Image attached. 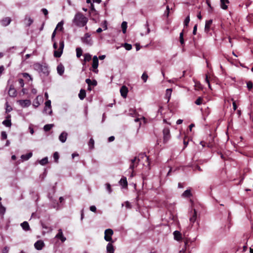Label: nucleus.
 Here are the masks:
<instances>
[{
    "label": "nucleus",
    "instance_id": "nucleus-52",
    "mask_svg": "<svg viewBox=\"0 0 253 253\" xmlns=\"http://www.w3.org/2000/svg\"><path fill=\"white\" fill-rule=\"evenodd\" d=\"M18 82L21 87H23L24 86V80L22 79H19L18 80Z\"/></svg>",
    "mask_w": 253,
    "mask_h": 253
},
{
    "label": "nucleus",
    "instance_id": "nucleus-63",
    "mask_svg": "<svg viewBox=\"0 0 253 253\" xmlns=\"http://www.w3.org/2000/svg\"><path fill=\"white\" fill-rule=\"evenodd\" d=\"M137 162V157H135L134 159L131 160V164H135V162Z\"/></svg>",
    "mask_w": 253,
    "mask_h": 253
},
{
    "label": "nucleus",
    "instance_id": "nucleus-36",
    "mask_svg": "<svg viewBox=\"0 0 253 253\" xmlns=\"http://www.w3.org/2000/svg\"><path fill=\"white\" fill-rule=\"evenodd\" d=\"M32 156V153H29L26 155H23L21 156V158L25 160H28L29 158H30Z\"/></svg>",
    "mask_w": 253,
    "mask_h": 253
},
{
    "label": "nucleus",
    "instance_id": "nucleus-48",
    "mask_svg": "<svg viewBox=\"0 0 253 253\" xmlns=\"http://www.w3.org/2000/svg\"><path fill=\"white\" fill-rule=\"evenodd\" d=\"M1 138L2 140H4L7 138V134L5 131H2L1 133Z\"/></svg>",
    "mask_w": 253,
    "mask_h": 253
},
{
    "label": "nucleus",
    "instance_id": "nucleus-25",
    "mask_svg": "<svg viewBox=\"0 0 253 253\" xmlns=\"http://www.w3.org/2000/svg\"><path fill=\"white\" fill-rule=\"evenodd\" d=\"M21 226L23 230L25 231H29L30 230V227L29 226V223L27 221H24L22 223H21Z\"/></svg>",
    "mask_w": 253,
    "mask_h": 253
},
{
    "label": "nucleus",
    "instance_id": "nucleus-15",
    "mask_svg": "<svg viewBox=\"0 0 253 253\" xmlns=\"http://www.w3.org/2000/svg\"><path fill=\"white\" fill-rule=\"evenodd\" d=\"M55 238L60 239L62 242L66 241V238L63 236L62 230L61 229L58 230V234L55 236Z\"/></svg>",
    "mask_w": 253,
    "mask_h": 253
},
{
    "label": "nucleus",
    "instance_id": "nucleus-35",
    "mask_svg": "<svg viewBox=\"0 0 253 253\" xmlns=\"http://www.w3.org/2000/svg\"><path fill=\"white\" fill-rule=\"evenodd\" d=\"M172 92V89L171 88H168L166 90V96L168 97V100L169 101L171 94Z\"/></svg>",
    "mask_w": 253,
    "mask_h": 253
},
{
    "label": "nucleus",
    "instance_id": "nucleus-20",
    "mask_svg": "<svg viewBox=\"0 0 253 253\" xmlns=\"http://www.w3.org/2000/svg\"><path fill=\"white\" fill-rule=\"evenodd\" d=\"M10 115H8L7 117H6V119L4 120L2 124L5 126H7V127H10L11 126V120L10 119Z\"/></svg>",
    "mask_w": 253,
    "mask_h": 253
},
{
    "label": "nucleus",
    "instance_id": "nucleus-14",
    "mask_svg": "<svg viewBox=\"0 0 253 253\" xmlns=\"http://www.w3.org/2000/svg\"><path fill=\"white\" fill-rule=\"evenodd\" d=\"M44 246V244L42 240L37 241L34 244L35 248L38 250H41Z\"/></svg>",
    "mask_w": 253,
    "mask_h": 253
},
{
    "label": "nucleus",
    "instance_id": "nucleus-24",
    "mask_svg": "<svg viewBox=\"0 0 253 253\" xmlns=\"http://www.w3.org/2000/svg\"><path fill=\"white\" fill-rule=\"evenodd\" d=\"M212 20H210L208 21H207L205 24V31L206 33H208L210 29V27L211 24H212Z\"/></svg>",
    "mask_w": 253,
    "mask_h": 253
},
{
    "label": "nucleus",
    "instance_id": "nucleus-57",
    "mask_svg": "<svg viewBox=\"0 0 253 253\" xmlns=\"http://www.w3.org/2000/svg\"><path fill=\"white\" fill-rule=\"evenodd\" d=\"M56 28H55V29L54 30L53 32L52 33V34L51 41L52 42H53L54 40V37H55V35H56Z\"/></svg>",
    "mask_w": 253,
    "mask_h": 253
},
{
    "label": "nucleus",
    "instance_id": "nucleus-51",
    "mask_svg": "<svg viewBox=\"0 0 253 253\" xmlns=\"http://www.w3.org/2000/svg\"><path fill=\"white\" fill-rule=\"evenodd\" d=\"M53 158H54V159L55 160V161L56 162H57L58 160L59 159V154H58V153L57 152H55L53 154Z\"/></svg>",
    "mask_w": 253,
    "mask_h": 253
},
{
    "label": "nucleus",
    "instance_id": "nucleus-44",
    "mask_svg": "<svg viewBox=\"0 0 253 253\" xmlns=\"http://www.w3.org/2000/svg\"><path fill=\"white\" fill-rule=\"evenodd\" d=\"M124 47L127 50H130L132 48V46L130 44L125 43L124 44Z\"/></svg>",
    "mask_w": 253,
    "mask_h": 253
},
{
    "label": "nucleus",
    "instance_id": "nucleus-39",
    "mask_svg": "<svg viewBox=\"0 0 253 253\" xmlns=\"http://www.w3.org/2000/svg\"><path fill=\"white\" fill-rule=\"evenodd\" d=\"M40 164L42 166L45 165L48 163V159L47 157H45L43 159H42L41 161L39 162Z\"/></svg>",
    "mask_w": 253,
    "mask_h": 253
},
{
    "label": "nucleus",
    "instance_id": "nucleus-8",
    "mask_svg": "<svg viewBox=\"0 0 253 253\" xmlns=\"http://www.w3.org/2000/svg\"><path fill=\"white\" fill-rule=\"evenodd\" d=\"M98 66V58L97 56H94L92 58V67L93 68V72L95 73H97L98 70L97 67Z\"/></svg>",
    "mask_w": 253,
    "mask_h": 253
},
{
    "label": "nucleus",
    "instance_id": "nucleus-28",
    "mask_svg": "<svg viewBox=\"0 0 253 253\" xmlns=\"http://www.w3.org/2000/svg\"><path fill=\"white\" fill-rule=\"evenodd\" d=\"M86 96V92L84 89H82L80 90L79 93V97L81 100H83Z\"/></svg>",
    "mask_w": 253,
    "mask_h": 253
},
{
    "label": "nucleus",
    "instance_id": "nucleus-33",
    "mask_svg": "<svg viewBox=\"0 0 253 253\" xmlns=\"http://www.w3.org/2000/svg\"><path fill=\"white\" fill-rule=\"evenodd\" d=\"M25 20L28 21V23H27V26L30 27L31 25L33 23V20L30 17L26 16Z\"/></svg>",
    "mask_w": 253,
    "mask_h": 253
},
{
    "label": "nucleus",
    "instance_id": "nucleus-5",
    "mask_svg": "<svg viewBox=\"0 0 253 253\" xmlns=\"http://www.w3.org/2000/svg\"><path fill=\"white\" fill-rule=\"evenodd\" d=\"M36 68L40 70L44 75L47 76L49 74L48 68L47 66L42 65L39 63H37L35 65Z\"/></svg>",
    "mask_w": 253,
    "mask_h": 253
},
{
    "label": "nucleus",
    "instance_id": "nucleus-6",
    "mask_svg": "<svg viewBox=\"0 0 253 253\" xmlns=\"http://www.w3.org/2000/svg\"><path fill=\"white\" fill-rule=\"evenodd\" d=\"M82 42L87 45H91L93 43L92 40L90 38V35L88 33H86L83 37L81 38Z\"/></svg>",
    "mask_w": 253,
    "mask_h": 253
},
{
    "label": "nucleus",
    "instance_id": "nucleus-22",
    "mask_svg": "<svg viewBox=\"0 0 253 253\" xmlns=\"http://www.w3.org/2000/svg\"><path fill=\"white\" fill-rule=\"evenodd\" d=\"M67 137V133L65 132H62L59 136V140L64 143L66 141Z\"/></svg>",
    "mask_w": 253,
    "mask_h": 253
},
{
    "label": "nucleus",
    "instance_id": "nucleus-21",
    "mask_svg": "<svg viewBox=\"0 0 253 253\" xmlns=\"http://www.w3.org/2000/svg\"><path fill=\"white\" fill-rule=\"evenodd\" d=\"M42 99V96H40V95L37 96L36 97V99L33 101V105L36 108L39 107L40 105L39 100H41Z\"/></svg>",
    "mask_w": 253,
    "mask_h": 253
},
{
    "label": "nucleus",
    "instance_id": "nucleus-49",
    "mask_svg": "<svg viewBox=\"0 0 253 253\" xmlns=\"http://www.w3.org/2000/svg\"><path fill=\"white\" fill-rule=\"evenodd\" d=\"M106 189L108 191V192H109V193H111L112 191V190L111 187V185L109 183H106Z\"/></svg>",
    "mask_w": 253,
    "mask_h": 253
},
{
    "label": "nucleus",
    "instance_id": "nucleus-64",
    "mask_svg": "<svg viewBox=\"0 0 253 253\" xmlns=\"http://www.w3.org/2000/svg\"><path fill=\"white\" fill-rule=\"evenodd\" d=\"M115 139V137L113 136H110L109 138H108V141L109 142H112L113 141H114Z\"/></svg>",
    "mask_w": 253,
    "mask_h": 253
},
{
    "label": "nucleus",
    "instance_id": "nucleus-40",
    "mask_svg": "<svg viewBox=\"0 0 253 253\" xmlns=\"http://www.w3.org/2000/svg\"><path fill=\"white\" fill-rule=\"evenodd\" d=\"M203 99L201 97H199L195 102L197 105H200L203 102Z\"/></svg>",
    "mask_w": 253,
    "mask_h": 253
},
{
    "label": "nucleus",
    "instance_id": "nucleus-62",
    "mask_svg": "<svg viewBox=\"0 0 253 253\" xmlns=\"http://www.w3.org/2000/svg\"><path fill=\"white\" fill-rule=\"evenodd\" d=\"M197 29V25H195L194 26V28H193V35H196V34Z\"/></svg>",
    "mask_w": 253,
    "mask_h": 253
},
{
    "label": "nucleus",
    "instance_id": "nucleus-1",
    "mask_svg": "<svg viewBox=\"0 0 253 253\" xmlns=\"http://www.w3.org/2000/svg\"><path fill=\"white\" fill-rule=\"evenodd\" d=\"M88 21L87 17L84 16L82 13H77L73 20V23L78 27L84 26Z\"/></svg>",
    "mask_w": 253,
    "mask_h": 253
},
{
    "label": "nucleus",
    "instance_id": "nucleus-2",
    "mask_svg": "<svg viewBox=\"0 0 253 253\" xmlns=\"http://www.w3.org/2000/svg\"><path fill=\"white\" fill-rule=\"evenodd\" d=\"M137 158V164H138V162H139L141 161H142L143 159H144L145 161V163H143V165L144 166H145L146 167H149V166H150V162H149V157L148 156H147L145 155V154H144V153L140 154L138 155V158Z\"/></svg>",
    "mask_w": 253,
    "mask_h": 253
},
{
    "label": "nucleus",
    "instance_id": "nucleus-19",
    "mask_svg": "<svg viewBox=\"0 0 253 253\" xmlns=\"http://www.w3.org/2000/svg\"><path fill=\"white\" fill-rule=\"evenodd\" d=\"M174 238L175 240L180 241L182 239V235L178 231H175L173 232Z\"/></svg>",
    "mask_w": 253,
    "mask_h": 253
},
{
    "label": "nucleus",
    "instance_id": "nucleus-7",
    "mask_svg": "<svg viewBox=\"0 0 253 253\" xmlns=\"http://www.w3.org/2000/svg\"><path fill=\"white\" fill-rule=\"evenodd\" d=\"M163 140L164 143L167 142L170 138L169 129L168 127L164 128L163 131Z\"/></svg>",
    "mask_w": 253,
    "mask_h": 253
},
{
    "label": "nucleus",
    "instance_id": "nucleus-59",
    "mask_svg": "<svg viewBox=\"0 0 253 253\" xmlns=\"http://www.w3.org/2000/svg\"><path fill=\"white\" fill-rule=\"evenodd\" d=\"M125 205H126V207L127 209H131V206L130 204L128 201H126L125 202Z\"/></svg>",
    "mask_w": 253,
    "mask_h": 253
},
{
    "label": "nucleus",
    "instance_id": "nucleus-60",
    "mask_svg": "<svg viewBox=\"0 0 253 253\" xmlns=\"http://www.w3.org/2000/svg\"><path fill=\"white\" fill-rule=\"evenodd\" d=\"M90 210L92 212H95L96 211V208L95 206H91L89 208Z\"/></svg>",
    "mask_w": 253,
    "mask_h": 253
},
{
    "label": "nucleus",
    "instance_id": "nucleus-53",
    "mask_svg": "<svg viewBox=\"0 0 253 253\" xmlns=\"http://www.w3.org/2000/svg\"><path fill=\"white\" fill-rule=\"evenodd\" d=\"M12 110L11 106L8 105L7 103H6V112H10Z\"/></svg>",
    "mask_w": 253,
    "mask_h": 253
},
{
    "label": "nucleus",
    "instance_id": "nucleus-3",
    "mask_svg": "<svg viewBox=\"0 0 253 253\" xmlns=\"http://www.w3.org/2000/svg\"><path fill=\"white\" fill-rule=\"evenodd\" d=\"M64 47V42L63 41H61L59 42V47L58 50H55L54 51V56L55 57H60L63 51V48Z\"/></svg>",
    "mask_w": 253,
    "mask_h": 253
},
{
    "label": "nucleus",
    "instance_id": "nucleus-29",
    "mask_svg": "<svg viewBox=\"0 0 253 253\" xmlns=\"http://www.w3.org/2000/svg\"><path fill=\"white\" fill-rule=\"evenodd\" d=\"M192 196L191 191L189 189H187L185 190L183 194H182V196L185 198H188Z\"/></svg>",
    "mask_w": 253,
    "mask_h": 253
},
{
    "label": "nucleus",
    "instance_id": "nucleus-54",
    "mask_svg": "<svg viewBox=\"0 0 253 253\" xmlns=\"http://www.w3.org/2000/svg\"><path fill=\"white\" fill-rule=\"evenodd\" d=\"M9 250V248L8 247H5L2 251V253H8Z\"/></svg>",
    "mask_w": 253,
    "mask_h": 253
},
{
    "label": "nucleus",
    "instance_id": "nucleus-38",
    "mask_svg": "<svg viewBox=\"0 0 253 253\" xmlns=\"http://www.w3.org/2000/svg\"><path fill=\"white\" fill-rule=\"evenodd\" d=\"M179 41L180 43L183 45L184 44V40L183 38V31H182L179 35Z\"/></svg>",
    "mask_w": 253,
    "mask_h": 253
},
{
    "label": "nucleus",
    "instance_id": "nucleus-50",
    "mask_svg": "<svg viewBox=\"0 0 253 253\" xmlns=\"http://www.w3.org/2000/svg\"><path fill=\"white\" fill-rule=\"evenodd\" d=\"M22 76L24 78H27L28 77L29 78L30 80L32 81L33 79L31 76L27 73H22Z\"/></svg>",
    "mask_w": 253,
    "mask_h": 253
},
{
    "label": "nucleus",
    "instance_id": "nucleus-26",
    "mask_svg": "<svg viewBox=\"0 0 253 253\" xmlns=\"http://www.w3.org/2000/svg\"><path fill=\"white\" fill-rule=\"evenodd\" d=\"M57 73L60 75H62L64 72V67L62 64H59L57 67Z\"/></svg>",
    "mask_w": 253,
    "mask_h": 253
},
{
    "label": "nucleus",
    "instance_id": "nucleus-12",
    "mask_svg": "<svg viewBox=\"0 0 253 253\" xmlns=\"http://www.w3.org/2000/svg\"><path fill=\"white\" fill-rule=\"evenodd\" d=\"M197 219V212L195 209L193 211H191L190 212V217L189 220L191 223L193 224Z\"/></svg>",
    "mask_w": 253,
    "mask_h": 253
},
{
    "label": "nucleus",
    "instance_id": "nucleus-42",
    "mask_svg": "<svg viewBox=\"0 0 253 253\" xmlns=\"http://www.w3.org/2000/svg\"><path fill=\"white\" fill-rule=\"evenodd\" d=\"M145 27L146 29V32L144 34H141L142 35H147V34H148L150 33V29L149 28V25H148V22H146V23L145 24Z\"/></svg>",
    "mask_w": 253,
    "mask_h": 253
},
{
    "label": "nucleus",
    "instance_id": "nucleus-9",
    "mask_svg": "<svg viewBox=\"0 0 253 253\" xmlns=\"http://www.w3.org/2000/svg\"><path fill=\"white\" fill-rule=\"evenodd\" d=\"M17 102L23 108L28 107L31 104V101L29 99L19 100Z\"/></svg>",
    "mask_w": 253,
    "mask_h": 253
},
{
    "label": "nucleus",
    "instance_id": "nucleus-17",
    "mask_svg": "<svg viewBox=\"0 0 253 253\" xmlns=\"http://www.w3.org/2000/svg\"><path fill=\"white\" fill-rule=\"evenodd\" d=\"M128 92V88L125 85L122 86L120 89V93L123 98H126Z\"/></svg>",
    "mask_w": 253,
    "mask_h": 253
},
{
    "label": "nucleus",
    "instance_id": "nucleus-46",
    "mask_svg": "<svg viewBox=\"0 0 253 253\" xmlns=\"http://www.w3.org/2000/svg\"><path fill=\"white\" fill-rule=\"evenodd\" d=\"M148 78V76L145 73H144L141 76L142 79L143 80L144 82H145V83L146 82Z\"/></svg>",
    "mask_w": 253,
    "mask_h": 253
},
{
    "label": "nucleus",
    "instance_id": "nucleus-13",
    "mask_svg": "<svg viewBox=\"0 0 253 253\" xmlns=\"http://www.w3.org/2000/svg\"><path fill=\"white\" fill-rule=\"evenodd\" d=\"M11 19L10 17H7L3 18L0 20V23L2 26H8L11 22Z\"/></svg>",
    "mask_w": 253,
    "mask_h": 253
},
{
    "label": "nucleus",
    "instance_id": "nucleus-47",
    "mask_svg": "<svg viewBox=\"0 0 253 253\" xmlns=\"http://www.w3.org/2000/svg\"><path fill=\"white\" fill-rule=\"evenodd\" d=\"M93 12H96V10L94 8L93 4L91 3L90 4V14L91 15Z\"/></svg>",
    "mask_w": 253,
    "mask_h": 253
},
{
    "label": "nucleus",
    "instance_id": "nucleus-4",
    "mask_svg": "<svg viewBox=\"0 0 253 253\" xmlns=\"http://www.w3.org/2000/svg\"><path fill=\"white\" fill-rule=\"evenodd\" d=\"M113 233L114 232L112 229L110 228L106 229L104 232V239L107 242H114L112 238Z\"/></svg>",
    "mask_w": 253,
    "mask_h": 253
},
{
    "label": "nucleus",
    "instance_id": "nucleus-56",
    "mask_svg": "<svg viewBox=\"0 0 253 253\" xmlns=\"http://www.w3.org/2000/svg\"><path fill=\"white\" fill-rule=\"evenodd\" d=\"M42 11L45 16H47L48 13V10L46 8H42Z\"/></svg>",
    "mask_w": 253,
    "mask_h": 253
},
{
    "label": "nucleus",
    "instance_id": "nucleus-45",
    "mask_svg": "<svg viewBox=\"0 0 253 253\" xmlns=\"http://www.w3.org/2000/svg\"><path fill=\"white\" fill-rule=\"evenodd\" d=\"M247 86L249 90H251L253 88V84L251 81H249L247 83Z\"/></svg>",
    "mask_w": 253,
    "mask_h": 253
},
{
    "label": "nucleus",
    "instance_id": "nucleus-27",
    "mask_svg": "<svg viewBox=\"0 0 253 253\" xmlns=\"http://www.w3.org/2000/svg\"><path fill=\"white\" fill-rule=\"evenodd\" d=\"M228 0H220V6L223 9H226L228 8L227 5L226 3H229Z\"/></svg>",
    "mask_w": 253,
    "mask_h": 253
},
{
    "label": "nucleus",
    "instance_id": "nucleus-37",
    "mask_svg": "<svg viewBox=\"0 0 253 253\" xmlns=\"http://www.w3.org/2000/svg\"><path fill=\"white\" fill-rule=\"evenodd\" d=\"M94 141L92 138H90L89 140L88 145L90 149H92L94 148Z\"/></svg>",
    "mask_w": 253,
    "mask_h": 253
},
{
    "label": "nucleus",
    "instance_id": "nucleus-55",
    "mask_svg": "<svg viewBox=\"0 0 253 253\" xmlns=\"http://www.w3.org/2000/svg\"><path fill=\"white\" fill-rule=\"evenodd\" d=\"M63 22L61 21L58 23L56 28L57 29L58 27H61V30H62L63 29Z\"/></svg>",
    "mask_w": 253,
    "mask_h": 253
},
{
    "label": "nucleus",
    "instance_id": "nucleus-16",
    "mask_svg": "<svg viewBox=\"0 0 253 253\" xmlns=\"http://www.w3.org/2000/svg\"><path fill=\"white\" fill-rule=\"evenodd\" d=\"M113 242H109L106 246L107 253H114L115 248L112 244Z\"/></svg>",
    "mask_w": 253,
    "mask_h": 253
},
{
    "label": "nucleus",
    "instance_id": "nucleus-41",
    "mask_svg": "<svg viewBox=\"0 0 253 253\" xmlns=\"http://www.w3.org/2000/svg\"><path fill=\"white\" fill-rule=\"evenodd\" d=\"M5 212V208L0 203V214L3 215Z\"/></svg>",
    "mask_w": 253,
    "mask_h": 253
},
{
    "label": "nucleus",
    "instance_id": "nucleus-43",
    "mask_svg": "<svg viewBox=\"0 0 253 253\" xmlns=\"http://www.w3.org/2000/svg\"><path fill=\"white\" fill-rule=\"evenodd\" d=\"M190 21V17L188 16L186 17L184 21V25L185 27H187L188 25V24Z\"/></svg>",
    "mask_w": 253,
    "mask_h": 253
},
{
    "label": "nucleus",
    "instance_id": "nucleus-32",
    "mask_svg": "<svg viewBox=\"0 0 253 253\" xmlns=\"http://www.w3.org/2000/svg\"><path fill=\"white\" fill-rule=\"evenodd\" d=\"M121 27L122 29L123 33L125 34L127 29V22L125 21L123 22L121 24Z\"/></svg>",
    "mask_w": 253,
    "mask_h": 253
},
{
    "label": "nucleus",
    "instance_id": "nucleus-23",
    "mask_svg": "<svg viewBox=\"0 0 253 253\" xmlns=\"http://www.w3.org/2000/svg\"><path fill=\"white\" fill-rule=\"evenodd\" d=\"M85 83L88 86H96L97 84V81L95 80L91 81L90 79H86L85 80Z\"/></svg>",
    "mask_w": 253,
    "mask_h": 253
},
{
    "label": "nucleus",
    "instance_id": "nucleus-30",
    "mask_svg": "<svg viewBox=\"0 0 253 253\" xmlns=\"http://www.w3.org/2000/svg\"><path fill=\"white\" fill-rule=\"evenodd\" d=\"M84 56V62H89L91 59V55L89 53H85Z\"/></svg>",
    "mask_w": 253,
    "mask_h": 253
},
{
    "label": "nucleus",
    "instance_id": "nucleus-18",
    "mask_svg": "<svg viewBox=\"0 0 253 253\" xmlns=\"http://www.w3.org/2000/svg\"><path fill=\"white\" fill-rule=\"evenodd\" d=\"M119 184L122 186V188H126L127 187V181L126 178L123 176L119 181Z\"/></svg>",
    "mask_w": 253,
    "mask_h": 253
},
{
    "label": "nucleus",
    "instance_id": "nucleus-34",
    "mask_svg": "<svg viewBox=\"0 0 253 253\" xmlns=\"http://www.w3.org/2000/svg\"><path fill=\"white\" fill-rule=\"evenodd\" d=\"M83 54V50L81 47L76 48V55L78 58L80 57Z\"/></svg>",
    "mask_w": 253,
    "mask_h": 253
},
{
    "label": "nucleus",
    "instance_id": "nucleus-10",
    "mask_svg": "<svg viewBox=\"0 0 253 253\" xmlns=\"http://www.w3.org/2000/svg\"><path fill=\"white\" fill-rule=\"evenodd\" d=\"M8 95L11 97H15L17 95V91L13 85H10L8 91Z\"/></svg>",
    "mask_w": 253,
    "mask_h": 253
},
{
    "label": "nucleus",
    "instance_id": "nucleus-58",
    "mask_svg": "<svg viewBox=\"0 0 253 253\" xmlns=\"http://www.w3.org/2000/svg\"><path fill=\"white\" fill-rule=\"evenodd\" d=\"M137 163L136 165L135 164H131L129 166V169L133 170L135 167H137Z\"/></svg>",
    "mask_w": 253,
    "mask_h": 253
},
{
    "label": "nucleus",
    "instance_id": "nucleus-31",
    "mask_svg": "<svg viewBox=\"0 0 253 253\" xmlns=\"http://www.w3.org/2000/svg\"><path fill=\"white\" fill-rule=\"evenodd\" d=\"M54 126L53 124H47L43 126V129L45 131L50 130Z\"/></svg>",
    "mask_w": 253,
    "mask_h": 253
},
{
    "label": "nucleus",
    "instance_id": "nucleus-11",
    "mask_svg": "<svg viewBox=\"0 0 253 253\" xmlns=\"http://www.w3.org/2000/svg\"><path fill=\"white\" fill-rule=\"evenodd\" d=\"M48 110H49L48 113V114L51 115L52 112L51 110V101L50 100H48L45 102V108L44 109V111L47 113Z\"/></svg>",
    "mask_w": 253,
    "mask_h": 253
},
{
    "label": "nucleus",
    "instance_id": "nucleus-61",
    "mask_svg": "<svg viewBox=\"0 0 253 253\" xmlns=\"http://www.w3.org/2000/svg\"><path fill=\"white\" fill-rule=\"evenodd\" d=\"M205 82L207 83V84H208V86H209V88H211V85H210V81L208 79V76L207 75L206 76V78L205 79Z\"/></svg>",
    "mask_w": 253,
    "mask_h": 253
}]
</instances>
